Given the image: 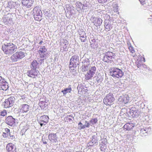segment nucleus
Returning <instances> with one entry per match:
<instances>
[{
	"label": "nucleus",
	"mask_w": 152,
	"mask_h": 152,
	"mask_svg": "<svg viewBox=\"0 0 152 152\" xmlns=\"http://www.w3.org/2000/svg\"><path fill=\"white\" fill-rule=\"evenodd\" d=\"M48 138L52 142H56L57 141L56 135V134L53 133H51L49 135Z\"/></svg>",
	"instance_id": "nucleus-23"
},
{
	"label": "nucleus",
	"mask_w": 152,
	"mask_h": 152,
	"mask_svg": "<svg viewBox=\"0 0 152 152\" xmlns=\"http://www.w3.org/2000/svg\"><path fill=\"white\" fill-rule=\"evenodd\" d=\"M7 114V111L5 110H3L0 113V115L1 116H4Z\"/></svg>",
	"instance_id": "nucleus-38"
},
{
	"label": "nucleus",
	"mask_w": 152,
	"mask_h": 152,
	"mask_svg": "<svg viewBox=\"0 0 152 152\" xmlns=\"http://www.w3.org/2000/svg\"><path fill=\"white\" fill-rule=\"evenodd\" d=\"M123 86V84L120 82H119L115 84L114 87L115 88H117L119 90V89L122 88Z\"/></svg>",
	"instance_id": "nucleus-33"
},
{
	"label": "nucleus",
	"mask_w": 152,
	"mask_h": 152,
	"mask_svg": "<svg viewBox=\"0 0 152 152\" xmlns=\"http://www.w3.org/2000/svg\"><path fill=\"white\" fill-rule=\"evenodd\" d=\"M15 98L14 97L10 96L4 102V106L5 108H8L12 106L14 102Z\"/></svg>",
	"instance_id": "nucleus-9"
},
{
	"label": "nucleus",
	"mask_w": 152,
	"mask_h": 152,
	"mask_svg": "<svg viewBox=\"0 0 152 152\" xmlns=\"http://www.w3.org/2000/svg\"><path fill=\"white\" fill-rule=\"evenodd\" d=\"M139 1L140 2L141 4H142V5H144L145 4L144 0H139Z\"/></svg>",
	"instance_id": "nucleus-46"
},
{
	"label": "nucleus",
	"mask_w": 152,
	"mask_h": 152,
	"mask_svg": "<svg viewBox=\"0 0 152 152\" xmlns=\"http://www.w3.org/2000/svg\"><path fill=\"white\" fill-rule=\"evenodd\" d=\"M129 49L130 52L132 53H134V50L133 48L131 46L129 47Z\"/></svg>",
	"instance_id": "nucleus-41"
},
{
	"label": "nucleus",
	"mask_w": 152,
	"mask_h": 152,
	"mask_svg": "<svg viewBox=\"0 0 152 152\" xmlns=\"http://www.w3.org/2000/svg\"><path fill=\"white\" fill-rule=\"evenodd\" d=\"M14 2L10 1L8 2L7 6L10 8H12L14 7Z\"/></svg>",
	"instance_id": "nucleus-35"
},
{
	"label": "nucleus",
	"mask_w": 152,
	"mask_h": 152,
	"mask_svg": "<svg viewBox=\"0 0 152 152\" xmlns=\"http://www.w3.org/2000/svg\"><path fill=\"white\" fill-rule=\"evenodd\" d=\"M42 141L44 144H46L47 143V142L46 141H44L43 140V139L42 140Z\"/></svg>",
	"instance_id": "nucleus-49"
},
{
	"label": "nucleus",
	"mask_w": 152,
	"mask_h": 152,
	"mask_svg": "<svg viewBox=\"0 0 152 152\" xmlns=\"http://www.w3.org/2000/svg\"><path fill=\"white\" fill-rule=\"evenodd\" d=\"M113 23L112 22L107 20L105 23V28L106 31H109L113 27Z\"/></svg>",
	"instance_id": "nucleus-21"
},
{
	"label": "nucleus",
	"mask_w": 152,
	"mask_h": 152,
	"mask_svg": "<svg viewBox=\"0 0 152 152\" xmlns=\"http://www.w3.org/2000/svg\"><path fill=\"white\" fill-rule=\"evenodd\" d=\"M8 88L7 83L4 78L0 76V90L6 91Z\"/></svg>",
	"instance_id": "nucleus-10"
},
{
	"label": "nucleus",
	"mask_w": 152,
	"mask_h": 152,
	"mask_svg": "<svg viewBox=\"0 0 152 152\" xmlns=\"http://www.w3.org/2000/svg\"><path fill=\"white\" fill-rule=\"evenodd\" d=\"M74 119V117L71 115L67 116L64 118L65 121L67 122H71L72 121V119Z\"/></svg>",
	"instance_id": "nucleus-32"
},
{
	"label": "nucleus",
	"mask_w": 152,
	"mask_h": 152,
	"mask_svg": "<svg viewBox=\"0 0 152 152\" xmlns=\"http://www.w3.org/2000/svg\"><path fill=\"white\" fill-rule=\"evenodd\" d=\"M79 57L76 55L73 56L70 60V67H76L78 64Z\"/></svg>",
	"instance_id": "nucleus-8"
},
{
	"label": "nucleus",
	"mask_w": 152,
	"mask_h": 152,
	"mask_svg": "<svg viewBox=\"0 0 152 152\" xmlns=\"http://www.w3.org/2000/svg\"><path fill=\"white\" fill-rule=\"evenodd\" d=\"M79 126V129L80 130L85 129V126L84 125L80 122L78 124Z\"/></svg>",
	"instance_id": "nucleus-37"
},
{
	"label": "nucleus",
	"mask_w": 152,
	"mask_h": 152,
	"mask_svg": "<svg viewBox=\"0 0 152 152\" xmlns=\"http://www.w3.org/2000/svg\"><path fill=\"white\" fill-rule=\"evenodd\" d=\"M99 2L103 3L107 1V0H97Z\"/></svg>",
	"instance_id": "nucleus-44"
},
{
	"label": "nucleus",
	"mask_w": 152,
	"mask_h": 152,
	"mask_svg": "<svg viewBox=\"0 0 152 152\" xmlns=\"http://www.w3.org/2000/svg\"><path fill=\"white\" fill-rule=\"evenodd\" d=\"M27 75L29 77L35 78L40 75L39 72L36 69H32L27 72Z\"/></svg>",
	"instance_id": "nucleus-13"
},
{
	"label": "nucleus",
	"mask_w": 152,
	"mask_h": 152,
	"mask_svg": "<svg viewBox=\"0 0 152 152\" xmlns=\"http://www.w3.org/2000/svg\"><path fill=\"white\" fill-rule=\"evenodd\" d=\"M43 43V42L42 41H41L39 42V44L40 45H41Z\"/></svg>",
	"instance_id": "nucleus-50"
},
{
	"label": "nucleus",
	"mask_w": 152,
	"mask_h": 152,
	"mask_svg": "<svg viewBox=\"0 0 152 152\" xmlns=\"http://www.w3.org/2000/svg\"><path fill=\"white\" fill-rule=\"evenodd\" d=\"M97 141L96 136L93 135L92 137L90 142L87 145L90 146L96 145L98 144Z\"/></svg>",
	"instance_id": "nucleus-19"
},
{
	"label": "nucleus",
	"mask_w": 152,
	"mask_h": 152,
	"mask_svg": "<svg viewBox=\"0 0 152 152\" xmlns=\"http://www.w3.org/2000/svg\"><path fill=\"white\" fill-rule=\"evenodd\" d=\"M48 117L45 115L41 116L38 120L39 123L41 126L45 125L48 121Z\"/></svg>",
	"instance_id": "nucleus-16"
},
{
	"label": "nucleus",
	"mask_w": 152,
	"mask_h": 152,
	"mask_svg": "<svg viewBox=\"0 0 152 152\" xmlns=\"http://www.w3.org/2000/svg\"><path fill=\"white\" fill-rule=\"evenodd\" d=\"M115 54L110 52H107L104 56L103 60L105 62H109L113 58H114Z\"/></svg>",
	"instance_id": "nucleus-7"
},
{
	"label": "nucleus",
	"mask_w": 152,
	"mask_h": 152,
	"mask_svg": "<svg viewBox=\"0 0 152 152\" xmlns=\"http://www.w3.org/2000/svg\"><path fill=\"white\" fill-rule=\"evenodd\" d=\"M81 91L83 93L85 94L86 92H87V89L86 88H81Z\"/></svg>",
	"instance_id": "nucleus-43"
},
{
	"label": "nucleus",
	"mask_w": 152,
	"mask_h": 152,
	"mask_svg": "<svg viewBox=\"0 0 152 152\" xmlns=\"http://www.w3.org/2000/svg\"><path fill=\"white\" fill-rule=\"evenodd\" d=\"M39 105L40 107L43 109H45L48 105L47 103L44 101H41L39 103Z\"/></svg>",
	"instance_id": "nucleus-27"
},
{
	"label": "nucleus",
	"mask_w": 152,
	"mask_h": 152,
	"mask_svg": "<svg viewBox=\"0 0 152 152\" xmlns=\"http://www.w3.org/2000/svg\"><path fill=\"white\" fill-rule=\"evenodd\" d=\"M114 10L115 12L118 11V9L117 7H115L114 8Z\"/></svg>",
	"instance_id": "nucleus-47"
},
{
	"label": "nucleus",
	"mask_w": 152,
	"mask_h": 152,
	"mask_svg": "<svg viewBox=\"0 0 152 152\" xmlns=\"http://www.w3.org/2000/svg\"><path fill=\"white\" fill-rule=\"evenodd\" d=\"M84 126H85V128L86 127H89L90 126V124L88 122L86 121Z\"/></svg>",
	"instance_id": "nucleus-40"
},
{
	"label": "nucleus",
	"mask_w": 152,
	"mask_h": 152,
	"mask_svg": "<svg viewBox=\"0 0 152 152\" xmlns=\"http://www.w3.org/2000/svg\"><path fill=\"white\" fill-rule=\"evenodd\" d=\"M110 74L113 77L118 78L121 77L123 75L124 73L121 69L117 68H114L111 69Z\"/></svg>",
	"instance_id": "nucleus-2"
},
{
	"label": "nucleus",
	"mask_w": 152,
	"mask_h": 152,
	"mask_svg": "<svg viewBox=\"0 0 152 152\" xmlns=\"http://www.w3.org/2000/svg\"><path fill=\"white\" fill-rule=\"evenodd\" d=\"M10 138L11 139H13L14 138V136L13 135L10 136Z\"/></svg>",
	"instance_id": "nucleus-48"
},
{
	"label": "nucleus",
	"mask_w": 152,
	"mask_h": 152,
	"mask_svg": "<svg viewBox=\"0 0 152 152\" xmlns=\"http://www.w3.org/2000/svg\"><path fill=\"white\" fill-rule=\"evenodd\" d=\"M3 21L7 24L8 23H10L11 22L12 18H11L10 15H7L4 16L3 18Z\"/></svg>",
	"instance_id": "nucleus-26"
},
{
	"label": "nucleus",
	"mask_w": 152,
	"mask_h": 152,
	"mask_svg": "<svg viewBox=\"0 0 152 152\" xmlns=\"http://www.w3.org/2000/svg\"><path fill=\"white\" fill-rule=\"evenodd\" d=\"M15 119L11 116H9L6 119V123L10 126H12L15 124Z\"/></svg>",
	"instance_id": "nucleus-20"
},
{
	"label": "nucleus",
	"mask_w": 152,
	"mask_h": 152,
	"mask_svg": "<svg viewBox=\"0 0 152 152\" xmlns=\"http://www.w3.org/2000/svg\"><path fill=\"white\" fill-rule=\"evenodd\" d=\"M38 65V63L36 60H34L31 63V68L35 69L37 68Z\"/></svg>",
	"instance_id": "nucleus-31"
},
{
	"label": "nucleus",
	"mask_w": 152,
	"mask_h": 152,
	"mask_svg": "<svg viewBox=\"0 0 152 152\" xmlns=\"http://www.w3.org/2000/svg\"><path fill=\"white\" fill-rule=\"evenodd\" d=\"M118 101L120 104L127 103L129 101V97L127 95L121 96L118 98Z\"/></svg>",
	"instance_id": "nucleus-11"
},
{
	"label": "nucleus",
	"mask_w": 152,
	"mask_h": 152,
	"mask_svg": "<svg viewBox=\"0 0 152 152\" xmlns=\"http://www.w3.org/2000/svg\"><path fill=\"white\" fill-rule=\"evenodd\" d=\"M151 129V128L150 127L148 128H145V129H142L140 130L141 133L143 134L144 135L146 136L148 132H149Z\"/></svg>",
	"instance_id": "nucleus-28"
},
{
	"label": "nucleus",
	"mask_w": 152,
	"mask_h": 152,
	"mask_svg": "<svg viewBox=\"0 0 152 152\" xmlns=\"http://www.w3.org/2000/svg\"><path fill=\"white\" fill-rule=\"evenodd\" d=\"M97 118H95L91 119L90 121V122L91 123V124L92 125H94L96 124L97 122Z\"/></svg>",
	"instance_id": "nucleus-36"
},
{
	"label": "nucleus",
	"mask_w": 152,
	"mask_h": 152,
	"mask_svg": "<svg viewBox=\"0 0 152 152\" xmlns=\"http://www.w3.org/2000/svg\"><path fill=\"white\" fill-rule=\"evenodd\" d=\"M2 49L5 54H12L16 51L17 47L12 43H7L2 45Z\"/></svg>",
	"instance_id": "nucleus-1"
},
{
	"label": "nucleus",
	"mask_w": 152,
	"mask_h": 152,
	"mask_svg": "<svg viewBox=\"0 0 152 152\" xmlns=\"http://www.w3.org/2000/svg\"><path fill=\"white\" fill-rule=\"evenodd\" d=\"M6 149L7 152H16L15 146L11 143H9L7 145Z\"/></svg>",
	"instance_id": "nucleus-17"
},
{
	"label": "nucleus",
	"mask_w": 152,
	"mask_h": 152,
	"mask_svg": "<svg viewBox=\"0 0 152 152\" xmlns=\"http://www.w3.org/2000/svg\"><path fill=\"white\" fill-rule=\"evenodd\" d=\"M90 20L94 23V25L96 26H100L102 22V20L101 18H96L94 16H92L91 17Z\"/></svg>",
	"instance_id": "nucleus-12"
},
{
	"label": "nucleus",
	"mask_w": 152,
	"mask_h": 152,
	"mask_svg": "<svg viewBox=\"0 0 152 152\" xmlns=\"http://www.w3.org/2000/svg\"><path fill=\"white\" fill-rule=\"evenodd\" d=\"M130 113L133 117H136L138 116L140 114L138 109L135 107H132L130 109Z\"/></svg>",
	"instance_id": "nucleus-14"
},
{
	"label": "nucleus",
	"mask_w": 152,
	"mask_h": 152,
	"mask_svg": "<svg viewBox=\"0 0 152 152\" xmlns=\"http://www.w3.org/2000/svg\"><path fill=\"white\" fill-rule=\"evenodd\" d=\"M80 39L82 42H85L86 39V33L84 31H80L79 32Z\"/></svg>",
	"instance_id": "nucleus-25"
},
{
	"label": "nucleus",
	"mask_w": 152,
	"mask_h": 152,
	"mask_svg": "<svg viewBox=\"0 0 152 152\" xmlns=\"http://www.w3.org/2000/svg\"><path fill=\"white\" fill-rule=\"evenodd\" d=\"M114 100L113 94L111 93H109L104 98L103 101L104 104L106 105H110L113 104Z\"/></svg>",
	"instance_id": "nucleus-5"
},
{
	"label": "nucleus",
	"mask_w": 152,
	"mask_h": 152,
	"mask_svg": "<svg viewBox=\"0 0 152 152\" xmlns=\"http://www.w3.org/2000/svg\"><path fill=\"white\" fill-rule=\"evenodd\" d=\"M3 135L4 137H8V136H10V135H8L7 134V133H5V132H4L3 134Z\"/></svg>",
	"instance_id": "nucleus-45"
},
{
	"label": "nucleus",
	"mask_w": 152,
	"mask_h": 152,
	"mask_svg": "<svg viewBox=\"0 0 152 152\" xmlns=\"http://www.w3.org/2000/svg\"><path fill=\"white\" fill-rule=\"evenodd\" d=\"M4 132L7 133V134L10 135V130L9 129L7 128L5 129H4Z\"/></svg>",
	"instance_id": "nucleus-42"
},
{
	"label": "nucleus",
	"mask_w": 152,
	"mask_h": 152,
	"mask_svg": "<svg viewBox=\"0 0 152 152\" xmlns=\"http://www.w3.org/2000/svg\"><path fill=\"white\" fill-rule=\"evenodd\" d=\"M96 70V68L95 66L91 67L85 75L86 80H88L93 77L95 73Z\"/></svg>",
	"instance_id": "nucleus-6"
},
{
	"label": "nucleus",
	"mask_w": 152,
	"mask_h": 152,
	"mask_svg": "<svg viewBox=\"0 0 152 152\" xmlns=\"http://www.w3.org/2000/svg\"><path fill=\"white\" fill-rule=\"evenodd\" d=\"M25 56V53L22 51H18L12 55L11 57V60L13 62H16Z\"/></svg>",
	"instance_id": "nucleus-4"
},
{
	"label": "nucleus",
	"mask_w": 152,
	"mask_h": 152,
	"mask_svg": "<svg viewBox=\"0 0 152 152\" xmlns=\"http://www.w3.org/2000/svg\"><path fill=\"white\" fill-rule=\"evenodd\" d=\"M33 14L36 20L39 21L42 19V13L39 7H34L33 10Z\"/></svg>",
	"instance_id": "nucleus-3"
},
{
	"label": "nucleus",
	"mask_w": 152,
	"mask_h": 152,
	"mask_svg": "<svg viewBox=\"0 0 152 152\" xmlns=\"http://www.w3.org/2000/svg\"><path fill=\"white\" fill-rule=\"evenodd\" d=\"M34 0H22V4L27 8H30L31 7Z\"/></svg>",
	"instance_id": "nucleus-18"
},
{
	"label": "nucleus",
	"mask_w": 152,
	"mask_h": 152,
	"mask_svg": "<svg viewBox=\"0 0 152 152\" xmlns=\"http://www.w3.org/2000/svg\"><path fill=\"white\" fill-rule=\"evenodd\" d=\"M72 88L70 85L68 88H65L64 90L61 91V92L63 93L64 95H66L67 93L71 92Z\"/></svg>",
	"instance_id": "nucleus-29"
},
{
	"label": "nucleus",
	"mask_w": 152,
	"mask_h": 152,
	"mask_svg": "<svg viewBox=\"0 0 152 152\" xmlns=\"http://www.w3.org/2000/svg\"><path fill=\"white\" fill-rule=\"evenodd\" d=\"M61 48H62L64 51L67 50L68 45V42L66 40H64L60 43Z\"/></svg>",
	"instance_id": "nucleus-24"
},
{
	"label": "nucleus",
	"mask_w": 152,
	"mask_h": 152,
	"mask_svg": "<svg viewBox=\"0 0 152 152\" xmlns=\"http://www.w3.org/2000/svg\"><path fill=\"white\" fill-rule=\"evenodd\" d=\"M47 50L45 46L40 47V49L38 51V53L40 55L41 58L43 59L46 58V52Z\"/></svg>",
	"instance_id": "nucleus-15"
},
{
	"label": "nucleus",
	"mask_w": 152,
	"mask_h": 152,
	"mask_svg": "<svg viewBox=\"0 0 152 152\" xmlns=\"http://www.w3.org/2000/svg\"><path fill=\"white\" fill-rule=\"evenodd\" d=\"M124 127L126 130H129L132 129L133 127V126L132 124L129 123H127L124 125Z\"/></svg>",
	"instance_id": "nucleus-30"
},
{
	"label": "nucleus",
	"mask_w": 152,
	"mask_h": 152,
	"mask_svg": "<svg viewBox=\"0 0 152 152\" xmlns=\"http://www.w3.org/2000/svg\"><path fill=\"white\" fill-rule=\"evenodd\" d=\"M89 66H82V70L83 71H86L88 69Z\"/></svg>",
	"instance_id": "nucleus-39"
},
{
	"label": "nucleus",
	"mask_w": 152,
	"mask_h": 152,
	"mask_svg": "<svg viewBox=\"0 0 152 152\" xmlns=\"http://www.w3.org/2000/svg\"><path fill=\"white\" fill-rule=\"evenodd\" d=\"M90 63L88 59L83 60L82 61V66H89Z\"/></svg>",
	"instance_id": "nucleus-34"
},
{
	"label": "nucleus",
	"mask_w": 152,
	"mask_h": 152,
	"mask_svg": "<svg viewBox=\"0 0 152 152\" xmlns=\"http://www.w3.org/2000/svg\"><path fill=\"white\" fill-rule=\"evenodd\" d=\"M29 109V106L27 104H23L20 109V112L24 113L27 112Z\"/></svg>",
	"instance_id": "nucleus-22"
}]
</instances>
